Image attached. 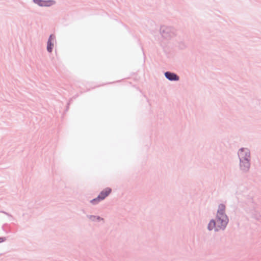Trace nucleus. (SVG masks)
<instances>
[{"instance_id":"nucleus-6","label":"nucleus","mask_w":261,"mask_h":261,"mask_svg":"<svg viewBox=\"0 0 261 261\" xmlns=\"http://www.w3.org/2000/svg\"><path fill=\"white\" fill-rule=\"evenodd\" d=\"M164 75L170 81H178L179 80V76L174 72L166 71L164 73Z\"/></svg>"},{"instance_id":"nucleus-3","label":"nucleus","mask_w":261,"mask_h":261,"mask_svg":"<svg viewBox=\"0 0 261 261\" xmlns=\"http://www.w3.org/2000/svg\"><path fill=\"white\" fill-rule=\"evenodd\" d=\"M239 160L251 161L250 150L248 148L242 147L238 151Z\"/></svg>"},{"instance_id":"nucleus-5","label":"nucleus","mask_w":261,"mask_h":261,"mask_svg":"<svg viewBox=\"0 0 261 261\" xmlns=\"http://www.w3.org/2000/svg\"><path fill=\"white\" fill-rule=\"evenodd\" d=\"M33 1L40 7H50L56 3V2L54 0H33Z\"/></svg>"},{"instance_id":"nucleus-11","label":"nucleus","mask_w":261,"mask_h":261,"mask_svg":"<svg viewBox=\"0 0 261 261\" xmlns=\"http://www.w3.org/2000/svg\"><path fill=\"white\" fill-rule=\"evenodd\" d=\"M101 200H100V198L97 196V197L91 200L90 201V203L93 205H96L99 203Z\"/></svg>"},{"instance_id":"nucleus-2","label":"nucleus","mask_w":261,"mask_h":261,"mask_svg":"<svg viewBox=\"0 0 261 261\" xmlns=\"http://www.w3.org/2000/svg\"><path fill=\"white\" fill-rule=\"evenodd\" d=\"M159 31L163 39L167 41L172 39L177 35L176 30L170 26L161 25Z\"/></svg>"},{"instance_id":"nucleus-13","label":"nucleus","mask_w":261,"mask_h":261,"mask_svg":"<svg viewBox=\"0 0 261 261\" xmlns=\"http://www.w3.org/2000/svg\"><path fill=\"white\" fill-rule=\"evenodd\" d=\"M6 240L5 237H0V243L3 242Z\"/></svg>"},{"instance_id":"nucleus-7","label":"nucleus","mask_w":261,"mask_h":261,"mask_svg":"<svg viewBox=\"0 0 261 261\" xmlns=\"http://www.w3.org/2000/svg\"><path fill=\"white\" fill-rule=\"evenodd\" d=\"M87 218L92 222H105L104 218L100 217L99 216L93 215H87Z\"/></svg>"},{"instance_id":"nucleus-1","label":"nucleus","mask_w":261,"mask_h":261,"mask_svg":"<svg viewBox=\"0 0 261 261\" xmlns=\"http://www.w3.org/2000/svg\"><path fill=\"white\" fill-rule=\"evenodd\" d=\"M225 208L226 206L224 204L221 203L218 205L215 220L217 228H220L222 230L225 229L229 222V218L225 213Z\"/></svg>"},{"instance_id":"nucleus-4","label":"nucleus","mask_w":261,"mask_h":261,"mask_svg":"<svg viewBox=\"0 0 261 261\" xmlns=\"http://www.w3.org/2000/svg\"><path fill=\"white\" fill-rule=\"evenodd\" d=\"M250 162L249 160H239V168L243 173H246L249 172L251 166Z\"/></svg>"},{"instance_id":"nucleus-8","label":"nucleus","mask_w":261,"mask_h":261,"mask_svg":"<svg viewBox=\"0 0 261 261\" xmlns=\"http://www.w3.org/2000/svg\"><path fill=\"white\" fill-rule=\"evenodd\" d=\"M207 228L209 231H212L214 229L215 232H218L220 230V228H217V223L214 219H211L210 221Z\"/></svg>"},{"instance_id":"nucleus-10","label":"nucleus","mask_w":261,"mask_h":261,"mask_svg":"<svg viewBox=\"0 0 261 261\" xmlns=\"http://www.w3.org/2000/svg\"><path fill=\"white\" fill-rule=\"evenodd\" d=\"M55 38V36L51 34L49 36L47 42V50L49 53H51L53 51L54 43L53 40Z\"/></svg>"},{"instance_id":"nucleus-9","label":"nucleus","mask_w":261,"mask_h":261,"mask_svg":"<svg viewBox=\"0 0 261 261\" xmlns=\"http://www.w3.org/2000/svg\"><path fill=\"white\" fill-rule=\"evenodd\" d=\"M112 192V189L110 188H106L103 190L101 191L98 197L101 201L104 200Z\"/></svg>"},{"instance_id":"nucleus-12","label":"nucleus","mask_w":261,"mask_h":261,"mask_svg":"<svg viewBox=\"0 0 261 261\" xmlns=\"http://www.w3.org/2000/svg\"><path fill=\"white\" fill-rule=\"evenodd\" d=\"M1 213H2L5 214L6 215L8 216V217H12V216L11 214L8 213L5 211H1Z\"/></svg>"}]
</instances>
